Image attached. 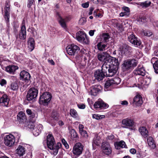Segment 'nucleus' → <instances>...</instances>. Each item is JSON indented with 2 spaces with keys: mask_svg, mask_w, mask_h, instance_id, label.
I'll return each mask as SVG.
<instances>
[{
  "mask_svg": "<svg viewBox=\"0 0 158 158\" xmlns=\"http://www.w3.org/2000/svg\"><path fill=\"white\" fill-rule=\"evenodd\" d=\"M100 139V137L98 135H96L93 139V145L94 146V145H95L97 146H99L101 143Z\"/></svg>",
  "mask_w": 158,
  "mask_h": 158,
  "instance_id": "obj_37",
  "label": "nucleus"
},
{
  "mask_svg": "<svg viewBox=\"0 0 158 158\" xmlns=\"http://www.w3.org/2000/svg\"><path fill=\"white\" fill-rule=\"evenodd\" d=\"M102 89L101 85H95L90 88V91L89 92L90 94L94 96H96Z\"/></svg>",
  "mask_w": 158,
  "mask_h": 158,
  "instance_id": "obj_14",
  "label": "nucleus"
},
{
  "mask_svg": "<svg viewBox=\"0 0 158 158\" xmlns=\"http://www.w3.org/2000/svg\"><path fill=\"white\" fill-rule=\"evenodd\" d=\"M52 117L55 120L57 119L58 118L57 113L56 112H53L52 114Z\"/></svg>",
  "mask_w": 158,
  "mask_h": 158,
  "instance_id": "obj_51",
  "label": "nucleus"
},
{
  "mask_svg": "<svg viewBox=\"0 0 158 158\" xmlns=\"http://www.w3.org/2000/svg\"><path fill=\"white\" fill-rule=\"evenodd\" d=\"M9 99L6 95H4L0 98V106H7L8 104Z\"/></svg>",
  "mask_w": 158,
  "mask_h": 158,
  "instance_id": "obj_23",
  "label": "nucleus"
},
{
  "mask_svg": "<svg viewBox=\"0 0 158 158\" xmlns=\"http://www.w3.org/2000/svg\"><path fill=\"white\" fill-rule=\"evenodd\" d=\"M114 136L113 135H108L106 138V139L109 142H112L114 140Z\"/></svg>",
  "mask_w": 158,
  "mask_h": 158,
  "instance_id": "obj_46",
  "label": "nucleus"
},
{
  "mask_svg": "<svg viewBox=\"0 0 158 158\" xmlns=\"http://www.w3.org/2000/svg\"><path fill=\"white\" fill-rule=\"evenodd\" d=\"M62 142L66 148L68 149L69 148V145L66 141L64 139H63L62 140Z\"/></svg>",
  "mask_w": 158,
  "mask_h": 158,
  "instance_id": "obj_53",
  "label": "nucleus"
},
{
  "mask_svg": "<svg viewBox=\"0 0 158 158\" xmlns=\"http://www.w3.org/2000/svg\"><path fill=\"white\" fill-rule=\"evenodd\" d=\"M110 38V36L108 33H104L102 35V39L106 42L109 41V40Z\"/></svg>",
  "mask_w": 158,
  "mask_h": 158,
  "instance_id": "obj_43",
  "label": "nucleus"
},
{
  "mask_svg": "<svg viewBox=\"0 0 158 158\" xmlns=\"http://www.w3.org/2000/svg\"><path fill=\"white\" fill-rule=\"evenodd\" d=\"M38 131L39 130H38L37 128L35 127V128H34V130L32 132L33 134L36 136L39 135L41 132H38Z\"/></svg>",
  "mask_w": 158,
  "mask_h": 158,
  "instance_id": "obj_48",
  "label": "nucleus"
},
{
  "mask_svg": "<svg viewBox=\"0 0 158 158\" xmlns=\"http://www.w3.org/2000/svg\"><path fill=\"white\" fill-rule=\"evenodd\" d=\"M94 10V8H93L92 7H91L90 8L89 12V14H88L89 15H91V14H92V13H93V11Z\"/></svg>",
  "mask_w": 158,
  "mask_h": 158,
  "instance_id": "obj_63",
  "label": "nucleus"
},
{
  "mask_svg": "<svg viewBox=\"0 0 158 158\" xmlns=\"http://www.w3.org/2000/svg\"><path fill=\"white\" fill-rule=\"evenodd\" d=\"M106 76V75L100 69L97 70L94 74L95 79L98 81L102 80Z\"/></svg>",
  "mask_w": 158,
  "mask_h": 158,
  "instance_id": "obj_15",
  "label": "nucleus"
},
{
  "mask_svg": "<svg viewBox=\"0 0 158 158\" xmlns=\"http://www.w3.org/2000/svg\"><path fill=\"white\" fill-rule=\"evenodd\" d=\"M120 103L123 105H127L128 104L127 102L125 100L121 101L120 102Z\"/></svg>",
  "mask_w": 158,
  "mask_h": 158,
  "instance_id": "obj_57",
  "label": "nucleus"
},
{
  "mask_svg": "<svg viewBox=\"0 0 158 158\" xmlns=\"http://www.w3.org/2000/svg\"><path fill=\"white\" fill-rule=\"evenodd\" d=\"M25 149L23 146L19 145L16 150V153L19 156H23L25 154Z\"/></svg>",
  "mask_w": 158,
  "mask_h": 158,
  "instance_id": "obj_35",
  "label": "nucleus"
},
{
  "mask_svg": "<svg viewBox=\"0 0 158 158\" xmlns=\"http://www.w3.org/2000/svg\"><path fill=\"white\" fill-rule=\"evenodd\" d=\"M71 134V137L72 139H74L77 138L78 136V135L76 132L75 130L74 129H71L70 131Z\"/></svg>",
  "mask_w": 158,
  "mask_h": 158,
  "instance_id": "obj_42",
  "label": "nucleus"
},
{
  "mask_svg": "<svg viewBox=\"0 0 158 158\" xmlns=\"http://www.w3.org/2000/svg\"><path fill=\"white\" fill-rule=\"evenodd\" d=\"M151 4V2L147 1L140 3L139 5L140 6H142L143 8H147L150 6Z\"/></svg>",
  "mask_w": 158,
  "mask_h": 158,
  "instance_id": "obj_39",
  "label": "nucleus"
},
{
  "mask_svg": "<svg viewBox=\"0 0 158 158\" xmlns=\"http://www.w3.org/2000/svg\"><path fill=\"white\" fill-rule=\"evenodd\" d=\"M19 37L21 40H23L26 37V28L25 25L22 26L19 33Z\"/></svg>",
  "mask_w": 158,
  "mask_h": 158,
  "instance_id": "obj_26",
  "label": "nucleus"
},
{
  "mask_svg": "<svg viewBox=\"0 0 158 158\" xmlns=\"http://www.w3.org/2000/svg\"><path fill=\"white\" fill-rule=\"evenodd\" d=\"M84 128V126L82 124H80L79 126V129L80 132L84 130H83V128Z\"/></svg>",
  "mask_w": 158,
  "mask_h": 158,
  "instance_id": "obj_58",
  "label": "nucleus"
},
{
  "mask_svg": "<svg viewBox=\"0 0 158 158\" xmlns=\"http://www.w3.org/2000/svg\"><path fill=\"white\" fill-rule=\"evenodd\" d=\"M76 37L77 40L80 42L86 44H89V39L86 34L83 31H78L76 34Z\"/></svg>",
  "mask_w": 158,
  "mask_h": 158,
  "instance_id": "obj_4",
  "label": "nucleus"
},
{
  "mask_svg": "<svg viewBox=\"0 0 158 158\" xmlns=\"http://www.w3.org/2000/svg\"><path fill=\"white\" fill-rule=\"evenodd\" d=\"M110 49H109V51L108 50L106 52H103L98 53L97 55L98 60L104 62L108 61L110 54L109 53V51L110 52Z\"/></svg>",
  "mask_w": 158,
  "mask_h": 158,
  "instance_id": "obj_11",
  "label": "nucleus"
},
{
  "mask_svg": "<svg viewBox=\"0 0 158 158\" xmlns=\"http://www.w3.org/2000/svg\"><path fill=\"white\" fill-rule=\"evenodd\" d=\"M33 123L34 122H32V123H31L28 125V127L30 129H33V130H34V128H35V126L34 125Z\"/></svg>",
  "mask_w": 158,
  "mask_h": 158,
  "instance_id": "obj_56",
  "label": "nucleus"
},
{
  "mask_svg": "<svg viewBox=\"0 0 158 158\" xmlns=\"http://www.w3.org/2000/svg\"><path fill=\"white\" fill-rule=\"evenodd\" d=\"M98 49L100 51H103L105 50L106 45L101 43H98L97 44Z\"/></svg>",
  "mask_w": 158,
  "mask_h": 158,
  "instance_id": "obj_40",
  "label": "nucleus"
},
{
  "mask_svg": "<svg viewBox=\"0 0 158 158\" xmlns=\"http://www.w3.org/2000/svg\"><path fill=\"white\" fill-rule=\"evenodd\" d=\"M120 79L118 77L114 78L113 79L107 80L105 84V87L108 88L113 84H118L120 82Z\"/></svg>",
  "mask_w": 158,
  "mask_h": 158,
  "instance_id": "obj_18",
  "label": "nucleus"
},
{
  "mask_svg": "<svg viewBox=\"0 0 158 158\" xmlns=\"http://www.w3.org/2000/svg\"><path fill=\"white\" fill-rule=\"evenodd\" d=\"M17 81L16 79L15 81L12 82L11 84V88L14 90H17L18 89V85Z\"/></svg>",
  "mask_w": 158,
  "mask_h": 158,
  "instance_id": "obj_41",
  "label": "nucleus"
},
{
  "mask_svg": "<svg viewBox=\"0 0 158 158\" xmlns=\"http://www.w3.org/2000/svg\"><path fill=\"white\" fill-rule=\"evenodd\" d=\"M57 15L59 22L61 26L64 28L65 29L66 27V23L69 21L71 19L70 16L66 17L65 18H62L58 13H57Z\"/></svg>",
  "mask_w": 158,
  "mask_h": 158,
  "instance_id": "obj_9",
  "label": "nucleus"
},
{
  "mask_svg": "<svg viewBox=\"0 0 158 158\" xmlns=\"http://www.w3.org/2000/svg\"><path fill=\"white\" fill-rule=\"evenodd\" d=\"M122 124L124 126L123 128H129L131 130H133L135 129V123L133 120L129 118L123 119L122 121Z\"/></svg>",
  "mask_w": 158,
  "mask_h": 158,
  "instance_id": "obj_6",
  "label": "nucleus"
},
{
  "mask_svg": "<svg viewBox=\"0 0 158 158\" xmlns=\"http://www.w3.org/2000/svg\"><path fill=\"white\" fill-rule=\"evenodd\" d=\"M66 49L68 54L71 56H73L77 54L80 50L77 46L74 44L68 46Z\"/></svg>",
  "mask_w": 158,
  "mask_h": 158,
  "instance_id": "obj_8",
  "label": "nucleus"
},
{
  "mask_svg": "<svg viewBox=\"0 0 158 158\" xmlns=\"http://www.w3.org/2000/svg\"><path fill=\"white\" fill-rule=\"evenodd\" d=\"M15 136H16L15 137L17 138L18 139H19L20 137V135L18 133H15L14 134Z\"/></svg>",
  "mask_w": 158,
  "mask_h": 158,
  "instance_id": "obj_64",
  "label": "nucleus"
},
{
  "mask_svg": "<svg viewBox=\"0 0 158 158\" xmlns=\"http://www.w3.org/2000/svg\"><path fill=\"white\" fill-rule=\"evenodd\" d=\"M143 103L142 98L141 96L137 95L133 99V104L136 106H140Z\"/></svg>",
  "mask_w": 158,
  "mask_h": 158,
  "instance_id": "obj_22",
  "label": "nucleus"
},
{
  "mask_svg": "<svg viewBox=\"0 0 158 158\" xmlns=\"http://www.w3.org/2000/svg\"><path fill=\"white\" fill-rule=\"evenodd\" d=\"M105 62L102 64V69L101 70L104 73H105L106 75L107 74L109 68H110L111 65L109 62Z\"/></svg>",
  "mask_w": 158,
  "mask_h": 158,
  "instance_id": "obj_30",
  "label": "nucleus"
},
{
  "mask_svg": "<svg viewBox=\"0 0 158 158\" xmlns=\"http://www.w3.org/2000/svg\"><path fill=\"white\" fill-rule=\"evenodd\" d=\"M96 31L95 30H91L89 32V34L91 36H93L94 34V32Z\"/></svg>",
  "mask_w": 158,
  "mask_h": 158,
  "instance_id": "obj_59",
  "label": "nucleus"
},
{
  "mask_svg": "<svg viewBox=\"0 0 158 158\" xmlns=\"http://www.w3.org/2000/svg\"><path fill=\"white\" fill-rule=\"evenodd\" d=\"M15 137L11 134L5 136L4 138V143L8 147H11L15 144Z\"/></svg>",
  "mask_w": 158,
  "mask_h": 158,
  "instance_id": "obj_5",
  "label": "nucleus"
},
{
  "mask_svg": "<svg viewBox=\"0 0 158 158\" xmlns=\"http://www.w3.org/2000/svg\"><path fill=\"white\" fill-rule=\"evenodd\" d=\"M114 145L115 148L117 149H120L121 148H125L126 146L125 143L122 140L115 142Z\"/></svg>",
  "mask_w": 158,
  "mask_h": 158,
  "instance_id": "obj_31",
  "label": "nucleus"
},
{
  "mask_svg": "<svg viewBox=\"0 0 158 158\" xmlns=\"http://www.w3.org/2000/svg\"><path fill=\"white\" fill-rule=\"evenodd\" d=\"M151 78L150 77H147V76L145 78L144 81L145 82L147 85H148L151 82Z\"/></svg>",
  "mask_w": 158,
  "mask_h": 158,
  "instance_id": "obj_49",
  "label": "nucleus"
},
{
  "mask_svg": "<svg viewBox=\"0 0 158 158\" xmlns=\"http://www.w3.org/2000/svg\"><path fill=\"white\" fill-rule=\"evenodd\" d=\"M151 62L153 64L155 73L158 74V58L156 57H152L151 60Z\"/></svg>",
  "mask_w": 158,
  "mask_h": 158,
  "instance_id": "obj_25",
  "label": "nucleus"
},
{
  "mask_svg": "<svg viewBox=\"0 0 158 158\" xmlns=\"http://www.w3.org/2000/svg\"><path fill=\"white\" fill-rule=\"evenodd\" d=\"M94 106L97 110H99L106 109L109 106L105 103L102 100L100 99L95 102Z\"/></svg>",
  "mask_w": 158,
  "mask_h": 158,
  "instance_id": "obj_12",
  "label": "nucleus"
},
{
  "mask_svg": "<svg viewBox=\"0 0 158 158\" xmlns=\"http://www.w3.org/2000/svg\"><path fill=\"white\" fill-rule=\"evenodd\" d=\"M80 133L82 136L85 138H87L88 137V135L86 131L85 130L80 132Z\"/></svg>",
  "mask_w": 158,
  "mask_h": 158,
  "instance_id": "obj_47",
  "label": "nucleus"
},
{
  "mask_svg": "<svg viewBox=\"0 0 158 158\" xmlns=\"http://www.w3.org/2000/svg\"><path fill=\"white\" fill-rule=\"evenodd\" d=\"M36 127L37 128L39 131H38V132H41L43 129V126L40 124L38 125Z\"/></svg>",
  "mask_w": 158,
  "mask_h": 158,
  "instance_id": "obj_50",
  "label": "nucleus"
},
{
  "mask_svg": "<svg viewBox=\"0 0 158 158\" xmlns=\"http://www.w3.org/2000/svg\"><path fill=\"white\" fill-rule=\"evenodd\" d=\"M105 117L104 115H100L97 114H94L93 115V118L97 119H100Z\"/></svg>",
  "mask_w": 158,
  "mask_h": 158,
  "instance_id": "obj_44",
  "label": "nucleus"
},
{
  "mask_svg": "<svg viewBox=\"0 0 158 158\" xmlns=\"http://www.w3.org/2000/svg\"><path fill=\"white\" fill-rule=\"evenodd\" d=\"M136 75H138L144 76L145 75L146 71L143 66L141 65H139L134 71Z\"/></svg>",
  "mask_w": 158,
  "mask_h": 158,
  "instance_id": "obj_19",
  "label": "nucleus"
},
{
  "mask_svg": "<svg viewBox=\"0 0 158 158\" xmlns=\"http://www.w3.org/2000/svg\"><path fill=\"white\" fill-rule=\"evenodd\" d=\"M20 78L21 79H22L28 82L30 80L31 76L30 74L25 71L23 70L21 71L20 74Z\"/></svg>",
  "mask_w": 158,
  "mask_h": 158,
  "instance_id": "obj_20",
  "label": "nucleus"
},
{
  "mask_svg": "<svg viewBox=\"0 0 158 158\" xmlns=\"http://www.w3.org/2000/svg\"><path fill=\"white\" fill-rule=\"evenodd\" d=\"M108 59L107 62H109L111 66H115L117 67L119 64L118 60L116 58L110 56Z\"/></svg>",
  "mask_w": 158,
  "mask_h": 158,
  "instance_id": "obj_27",
  "label": "nucleus"
},
{
  "mask_svg": "<svg viewBox=\"0 0 158 158\" xmlns=\"http://www.w3.org/2000/svg\"><path fill=\"white\" fill-rule=\"evenodd\" d=\"M139 131L144 138H146L148 137V131L145 127H140L139 129Z\"/></svg>",
  "mask_w": 158,
  "mask_h": 158,
  "instance_id": "obj_32",
  "label": "nucleus"
},
{
  "mask_svg": "<svg viewBox=\"0 0 158 158\" xmlns=\"http://www.w3.org/2000/svg\"><path fill=\"white\" fill-rule=\"evenodd\" d=\"M120 48L122 52L126 54L129 53L131 49L130 47L126 44H123Z\"/></svg>",
  "mask_w": 158,
  "mask_h": 158,
  "instance_id": "obj_29",
  "label": "nucleus"
},
{
  "mask_svg": "<svg viewBox=\"0 0 158 158\" xmlns=\"http://www.w3.org/2000/svg\"><path fill=\"white\" fill-rule=\"evenodd\" d=\"M142 32L145 36H147L148 37L150 36L152 34V32L150 31H143Z\"/></svg>",
  "mask_w": 158,
  "mask_h": 158,
  "instance_id": "obj_45",
  "label": "nucleus"
},
{
  "mask_svg": "<svg viewBox=\"0 0 158 158\" xmlns=\"http://www.w3.org/2000/svg\"><path fill=\"white\" fill-rule=\"evenodd\" d=\"M82 6L84 8H87L89 6V3L88 2H86L82 4Z\"/></svg>",
  "mask_w": 158,
  "mask_h": 158,
  "instance_id": "obj_54",
  "label": "nucleus"
},
{
  "mask_svg": "<svg viewBox=\"0 0 158 158\" xmlns=\"http://www.w3.org/2000/svg\"><path fill=\"white\" fill-rule=\"evenodd\" d=\"M4 18L8 22L9 21V19L10 14V5L8 3L6 4L4 7Z\"/></svg>",
  "mask_w": 158,
  "mask_h": 158,
  "instance_id": "obj_21",
  "label": "nucleus"
},
{
  "mask_svg": "<svg viewBox=\"0 0 158 158\" xmlns=\"http://www.w3.org/2000/svg\"><path fill=\"white\" fill-rule=\"evenodd\" d=\"M83 146L80 143H77L74 146L73 150V154L78 156L81 154L83 150Z\"/></svg>",
  "mask_w": 158,
  "mask_h": 158,
  "instance_id": "obj_10",
  "label": "nucleus"
},
{
  "mask_svg": "<svg viewBox=\"0 0 158 158\" xmlns=\"http://www.w3.org/2000/svg\"><path fill=\"white\" fill-rule=\"evenodd\" d=\"M6 83V81L5 80L3 79L1 81H0V84L2 86L4 85Z\"/></svg>",
  "mask_w": 158,
  "mask_h": 158,
  "instance_id": "obj_60",
  "label": "nucleus"
},
{
  "mask_svg": "<svg viewBox=\"0 0 158 158\" xmlns=\"http://www.w3.org/2000/svg\"><path fill=\"white\" fill-rule=\"evenodd\" d=\"M70 114L72 117L76 118L77 120L79 119V117L78 116L77 113L75 109H71Z\"/></svg>",
  "mask_w": 158,
  "mask_h": 158,
  "instance_id": "obj_36",
  "label": "nucleus"
},
{
  "mask_svg": "<svg viewBox=\"0 0 158 158\" xmlns=\"http://www.w3.org/2000/svg\"><path fill=\"white\" fill-rule=\"evenodd\" d=\"M5 68L6 71L10 74H13L18 68V66L15 65H9L6 67Z\"/></svg>",
  "mask_w": 158,
  "mask_h": 158,
  "instance_id": "obj_28",
  "label": "nucleus"
},
{
  "mask_svg": "<svg viewBox=\"0 0 158 158\" xmlns=\"http://www.w3.org/2000/svg\"><path fill=\"white\" fill-rule=\"evenodd\" d=\"M102 148L103 152L107 155H109L111 153V148L108 142H103L102 143Z\"/></svg>",
  "mask_w": 158,
  "mask_h": 158,
  "instance_id": "obj_13",
  "label": "nucleus"
},
{
  "mask_svg": "<svg viewBox=\"0 0 158 158\" xmlns=\"http://www.w3.org/2000/svg\"><path fill=\"white\" fill-rule=\"evenodd\" d=\"M147 141L148 144L150 148L154 149L156 147L155 142L152 137L149 136L148 137Z\"/></svg>",
  "mask_w": 158,
  "mask_h": 158,
  "instance_id": "obj_33",
  "label": "nucleus"
},
{
  "mask_svg": "<svg viewBox=\"0 0 158 158\" xmlns=\"http://www.w3.org/2000/svg\"><path fill=\"white\" fill-rule=\"evenodd\" d=\"M35 46V41L33 38H30L28 41V47L30 51H32L34 48Z\"/></svg>",
  "mask_w": 158,
  "mask_h": 158,
  "instance_id": "obj_34",
  "label": "nucleus"
},
{
  "mask_svg": "<svg viewBox=\"0 0 158 158\" xmlns=\"http://www.w3.org/2000/svg\"><path fill=\"white\" fill-rule=\"evenodd\" d=\"M17 118L19 119L20 121H23L26 120V116L22 111L20 112L17 115Z\"/></svg>",
  "mask_w": 158,
  "mask_h": 158,
  "instance_id": "obj_38",
  "label": "nucleus"
},
{
  "mask_svg": "<svg viewBox=\"0 0 158 158\" xmlns=\"http://www.w3.org/2000/svg\"><path fill=\"white\" fill-rule=\"evenodd\" d=\"M52 98L51 94L49 92H44L40 98V103L44 106L48 105Z\"/></svg>",
  "mask_w": 158,
  "mask_h": 158,
  "instance_id": "obj_3",
  "label": "nucleus"
},
{
  "mask_svg": "<svg viewBox=\"0 0 158 158\" xmlns=\"http://www.w3.org/2000/svg\"><path fill=\"white\" fill-rule=\"evenodd\" d=\"M38 90L34 88H31L28 91L26 95L27 100L28 101L35 99L37 97Z\"/></svg>",
  "mask_w": 158,
  "mask_h": 158,
  "instance_id": "obj_7",
  "label": "nucleus"
},
{
  "mask_svg": "<svg viewBox=\"0 0 158 158\" xmlns=\"http://www.w3.org/2000/svg\"><path fill=\"white\" fill-rule=\"evenodd\" d=\"M128 40L130 43L137 46H139L141 44V42L137 40V38L133 34L128 35Z\"/></svg>",
  "mask_w": 158,
  "mask_h": 158,
  "instance_id": "obj_17",
  "label": "nucleus"
},
{
  "mask_svg": "<svg viewBox=\"0 0 158 158\" xmlns=\"http://www.w3.org/2000/svg\"><path fill=\"white\" fill-rule=\"evenodd\" d=\"M34 0H28V2L27 5V6L30 8V7L33 3L34 2Z\"/></svg>",
  "mask_w": 158,
  "mask_h": 158,
  "instance_id": "obj_52",
  "label": "nucleus"
},
{
  "mask_svg": "<svg viewBox=\"0 0 158 158\" xmlns=\"http://www.w3.org/2000/svg\"><path fill=\"white\" fill-rule=\"evenodd\" d=\"M47 145L48 148L53 151V154L56 155L58 153V150L61 146L60 143L55 144L54 138L52 134H49L47 136Z\"/></svg>",
  "mask_w": 158,
  "mask_h": 158,
  "instance_id": "obj_1",
  "label": "nucleus"
},
{
  "mask_svg": "<svg viewBox=\"0 0 158 158\" xmlns=\"http://www.w3.org/2000/svg\"><path fill=\"white\" fill-rule=\"evenodd\" d=\"M130 152L131 153L134 154L136 152V150L134 148H131L130 150Z\"/></svg>",
  "mask_w": 158,
  "mask_h": 158,
  "instance_id": "obj_61",
  "label": "nucleus"
},
{
  "mask_svg": "<svg viewBox=\"0 0 158 158\" xmlns=\"http://www.w3.org/2000/svg\"><path fill=\"white\" fill-rule=\"evenodd\" d=\"M78 107L81 109H84L85 108V105L84 104H77Z\"/></svg>",
  "mask_w": 158,
  "mask_h": 158,
  "instance_id": "obj_55",
  "label": "nucleus"
},
{
  "mask_svg": "<svg viewBox=\"0 0 158 158\" xmlns=\"http://www.w3.org/2000/svg\"><path fill=\"white\" fill-rule=\"evenodd\" d=\"M117 67L115 66H110L108 70L107 74L106 77H112L114 76L117 72Z\"/></svg>",
  "mask_w": 158,
  "mask_h": 158,
  "instance_id": "obj_24",
  "label": "nucleus"
},
{
  "mask_svg": "<svg viewBox=\"0 0 158 158\" xmlns=\"http://www.w3.org/2000/svg\"><path fill=\"white\" fill-rule=\"evenodd\" d=\"M137 64V61L135 59L127 60L123 62L122 69L123 71H126L135 67Z\"/></svg>",
  "mask_w": 158,
  "mask_h": 158,
  "instance_id": "obj_2",
  "label": "nucleus"
},
{
  "mask_svg": "<svg viewBox=\"0 0 158 158\" xmlns=\"http://www.w3.org/2000/svg\"><path fill=\"white\" fill-rule=\"evenodd\" d=\"M123 9L124 11L126 12H129V8L128 7H124L123 8Z\"/></svg>",
  "mask_w": 158,
  "mask_h": 158,
  "instance_id": "obj_62",
  "label": "nucleus"
},
{
  "mask_svg": "<svg viewBox=\"0 0 158 158\" xmlns=\"http://www.w3.org/2000/svg\"><path fill=\"white\" fill-rule=\"evenodd\" d=\"M26 112L29 116V118L30 121L32 122H35L37 117V115L36 113L32 111L30 109H27L26 110Z\"/></svg>",
  "mask_w": 158,
  "mask_h": 158,
  "instance_id": "obj_16",
  "label": "nucleus"
}]
</instances>
